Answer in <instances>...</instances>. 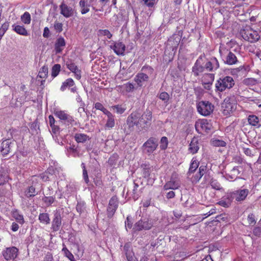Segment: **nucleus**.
<instances>
[{
	"label": "nucleus",
	"instance_id": "1",
	"mask_svg": "<svg viewBox=\"0 0 261 261\" xmlns=\"http://www.w3.org/2000/svg\"><path fill=\"white\" fill-rule=\"evenodd\" d=\"M153 70V69L148 65L143 66L141 69L142 72L138 73L134 78V81L138 87L143 86L144 83L148 81L149 76L152 74Z\"/></svg>",
	"mask_w": 261,
	"mask_h": 261
},
{
	"label": "nucleus",
	"instance_id": "2",
	"mask_svg": "<svg viewBox=\"0 0 261 261\" xmlns=\"http://www.w3.org/2000/svg\"><path fill=\"white\" fill-rule=\"evenodd\" d=\"M234 85V81L231 76L220 77L215 84L216 91L222 92L226 89H231Z\"/></svg>",
	"mask_w": 261,
	"mask_h": 261
},
{
	"label": "nucleus",
	"instance_id": "3",
	"mask_svg": "<svg viewBox=\"0 0 261 261\" xmlns=\"http://www.w3.org/2000/svg\"><path fill=\"white\" fill-rule=\"evenodd\" d=\"M219 54L222 61L225 64L232 65L238 62L236 55L225 48H219Z\"/></svg>",
	"mask_w": 261,
	"mask_h": 261
},
{
	"label": "nucleus",
	"instance_id": "4",
	"mask_svg": "<svg viewBox=\"0 0 261 261\" xmlns=\"http://www.w3.org/2000/svg\"><path fill=\"white\" fill-rule=\"evenodd\" d=\"M240 34L244 39L251 43L256 42L260 38L257 32L252 30L250 27H246L241 31Z\"/></svg>",
	"mask_w": 261,
	"mask_h": 261
},
{
	"label": "nucleus",
	"instance_id": "5",
	"mask_svg": "<svg viewBox=\"0 0 261 261\" xmlns=\"http://www.w3.org/2000/svg\"><path fill=\"white\" fill-rule=\"evenodd\" d=\"M196 107L198 113L204 116L210 115L214 109V106L208 101H200Z\"/></svg>",
	"mask_w": 261,
	"mask_h": 261
},
{
	"label": "nucleus",
	"instance_id": "6",
	"mask_svg": "<svg viewBox=\"0 0 261 261\" xmlns=\"http://www.w3.org/2000/svg\"><path fill=\"white\" fill-rule=\"evenodd\" d=\"M153 226V222L151 219L148 218H142L140 220L136 222L133 228L134 231H140L143 230H148Z\"/></svg>",
	"mask_w": 261,
	"mask_h": 261
},
{
	"label": "nucleus",
	"instance_id": "7",
	"mask_svg": "<svg viewBox=\"0 0 261 261\" xmlns=\"http://www.w3.org/2000/svg\"><path fill=\"white\" fill-rule=\"evenodd\" d=\"M141 118V114L135 111L132 113L127 118L126 124L128 127V128L130 130H133L134 127L136 126L138 128L141 130V126H142V123L140 122Z\"/></svg>",
	"mask_w": 261,
	"mask_h": 261
},
{
	"label": "nucleus",
	"instance_id": "8",
	"mask_svg": "<svg viewBox=\"0 0 261 261\" xmlns=\"http://www.w3.org/2000/svg\"><path fill=\"white\" fill-rule=\"evenodd\" d=\"M158 140L154 137L149 138L143 145L142 148L144 153L150 155L157 148Z\"/></svg>",
	"mask_w": 261,
	"mask_h": 261
},
{
	"label": "nucleus",
	"instance_id": "9",
	"mask_svg": "<svg viewBox=\"0 0 261 261\" xmlns=\"http://www.w3.org/2000/svg\"><path fill=\"white\" fill-rule=\"evenodd\" d=\"M195 127L198 134H202L204 133L208 134L212 128V125L206 119H202L199 122H196Z\"/></svg>",
	"mask_w": 261,
	"mask_h": 261
},
{
	"label": "nucleus",
	"instance_id": "10",
	"mask_svg": "<svg viewBox=\"0 0 261 261\" xmlns=\"http://www.w3.org/2000/svg\"><path fill=\"white\" fill-rule=\"evenodd\" d=\"M223 113L227 116L236 109V103L229 97L226 98L222 103Z\"/></svg>",
	"mask_w": 261,
	"mask_h": 261
},
{
	"label": "nucleus",
	"instance_id": "11",
	"mask_svg": "<svg viewBox=\"0 0 261 261\" xmlns=\"http://www.w3.org/2000/svg\"><path fill=\"white\" fill-rule=\"evenodd\" d=\"M143 177L146 178L148 184L152 185L155 180V178L152 177L151 172L153 170L152 166H151L149 163H143L141 165Z\"/></svg>",
	"mask_w": 261,
	"mask_h": 261
},
{
	"label": "nucleus",
	"instance_id": "12",
	"mask_svg": "<svg viewBox=\"0 0 261 261\" xmlns=\"http://www.w3.org/2000/svg\"><path fill=\"white\" fill-rule=\"evenodd\" d=\"M205 57V55H201L194 63L192 67V72L195 77L198 76L201 73H202L205 69V66L202 65L203 58Z\"/></svg>",
	"mask_w": 261,
	"mask_h": 261
},
{
	"label": "nucleus",
	"instance_id": "13",
	"mask_svg": "<svg viewBox=\"0 0 261 261\" xmlns=\"http://www.w3.org/2000/svg\"><path fill=\"white\" fill-rule=\"evenodd\" d=\"M54 114L67 125H72L74 122V120L73 117L66 113L64 111H55Z\"/></svg>",
	"mask_w": 261,
	"mask_h": 261
},
{
	"label": "nucleus",
	"instance_id": "14",
	"mask_svg": "<svg viewBox=\"0 0 261 261\" xmlns=\"http://www.w3.org/2000/svg\"><path fill=\"white\" fill-rule=\"evenodd\" d=\"M152 117V112L148 109L146 110L142 115L141 114L140 121V122L142 123L141 129L147 128L150 125Z\"/></svg>",
	"mask_w": 261,
	"mask_h": 261
},
{
	"label": "nucleus",
	"instance_id": "15",
	"mask_svg": "<svg viewBox=\"0 0 261 261\" xmlns=\"http://www.w3.org/2000/svg\"><path fill=\"white\" fill-rule=\"evenodd\" d=\"M62 224V217L60 210H56L54 213V218L51 222V227L53 231L59 230Z\"/></svg>",
	"mask_w": 261,
	"mask_h": 261
},
{
	"label": "nucleus",
	"instance_id": "16",
	"mask_svg": "<svg viewBox=\"0 0 261 261\" xmlns=\"http://www.w3.org/2000/svg\"><path fill=\"white\" fill-rule=\"evenodd\" d=\"M234 199L232 192H227L221 198L217 203L224 207H229Z\"/></svg>",
	"mask_w": 261,
	"mask_h": 261
},
{
	"label": "nucleus",
	"instance_id": "17",
	"mask_svg": "<svg viewBox=\"0 0 261 261\" xmlns=\"http://www.w3.org/2000/svg\"><path fill=\"white\" fill-rule=\"evenodd\" d=\"M18 251L15 247H8L3 251V255L7 260H13L17 257Z\"/></svg>",
	"mask_w": 261,
	"mask_h": 261
},
{
	"label": "nucleus",
	"instance_id": "18",
	"mask_svg": "<svg viewBox=\"0 0 261 261\" xmlns=\"http://www.w3.org/2000/svg\"><path fill=\"white\" fill-rule=\"evenodd\" d=\"M234 199L238 202L245 200L249 193L248 189H239L232 192Z\"/></svg>",
	"mask_w": 261,
	"mask_h": 261
},
{
	"label": "nucleus",
	"instance_id": "19",
	"mask_svg": "<svg viewBox=\"0 0 261 261\" xmlns=\"http://www.w3.org/2000/svg\"><path fill=\"white\" fill-rule=\"evenodd\" d=\"M9 169L6 165L0 167V185H5L9 180Z\"/></svg>",
	"mask_w": 261,
	"mask_h": 261
},
{
	"label": "nucleus",
	"instance_id": "20",
	"mask_svg": "<svg viewBox=\"0 0 261 261\" xmlns=\"http://www.w3.org/2000/svg\"><path fill=\"white\" fill-rule=\"evenodd\" d=\"M204 66L205 70L209 72L214 71L220 67L219 61L216 57L211 58Z\"/></svg>",
	"mask_w": 261,
	"mask_h": 261
},
{
	"label": "nucleus",
	"instance_id": "21",
	"mask_svg": "<svg viewBox=\"0 0 261 261\" xmlns=\"http://www.w3.org/2000/svg\"><path fill=\"white\" fill-rule=\"evenodd\" d=\"M180 187V182L175 179L173 177V175L171 177L169 181H167L164 186L163 188L164 190H176L178 189Z\"/></svg>",
	"mask_w": 261,
	"mask_h": 261
},
{
	"label": "nucleus",
	"instance_id": "22",
	"mask_svg": "<svg viewBox=\"0 0 261 261\" xmlns=\"http://www.w3.org/2000/svg\"><path fill=\"white\" fill-rule=\"evenodd\" d=\"M66 65L69 70L74 73L75 76L77 80H80L81 78V71L77 68L74 62L71 60H69L66 62Z\"/></svg>",
	"mask_w": 261,
	"mask_h": 261
},
{
	"label": "nucleus",
	"instance_id": "23",
	"mask_svg": "<svg viewBox=\"0 0 261 261\" xmlns=\"http://www.w3.org/2000/svg\"><path fill=\"white\" fill-rule=\"evenodd\" d=\"M60 9L61 10L60 13L66 18H69L73 15V9L64 3L60 5Z\"/></svg>",
	"mask_w": 261,
	"mask_h": 261
},
{
	"label": "nucleus",
	"instance_id": "24",
	"mask_svg": "<svg viewBox=\"0 0 261 261\" xmlns=\"http://www.w3.org/2000/svg\"><path fill=\"white\" fill-rule=\"evenodd\" d=\"M241 171L239 169L238 166L234 167L228 173L225 175L226 179L230 181H234L238 178H240L239 175L240 174Z\"/></svg>",
	"mask_w": 261,
	"mask_h": 261
},
{
	"label": "nucleus",
	"instance_id": "25",
	"mask_svg": "<svg viewBox=\"0 0 261 261\" xmlns=\"http://www.w3.org/2000/svg\"><path fill=\"white\" fill-rule=\"evenodd\" d=\"M111 48L113 49L115 53L118 55H124L125 50V45L122 42L118 41L114 43V45H111Z\"/></svg>",
	"mask_w": 261,
	"mask_h": 261
},
{
	"label": "nucleus",
	"instance_id": "26",
	"mask_svg": "<svg viewBox=\"0 0 261 261\" xmlns=\"http://www.w3.org/2000/svg\"><path fill=\"white\" fill-rule=\"evenodd\" d=\"M12 142L10 139H7L2 142L1 146V152L3 156L7 155L12 148Z\"/></svg>",
	"mask_w": 261,
	"mask_h": 261
},
{
	"label": "nucleus",
	"instance_id": "27",
	"mask_svg": "<svg viewBox=\"0 0 261 261\" xmlns=\"http://www.w3.org/2000/svg\"><path fill=\"white\" fill-rule=\"evenodd\" d=\"M66 45V42L64 38L60 36L58 37L55 44V49L57 54L60 53L63 50Z\"/></svg>",
	"mask_w": 261,
	"mask_h": 261
},
{
	"label": "nucleus",
	"instance_id": "28",
	"mask_svg": "<svg viewBox=\"0 0 261 261\" xmlns=\"http://www.w3.org/2000/svg\"><path fill=\"white\" fill-rule=\"evenodd\" d=\"M214 77L215 75L213 73H206L203 75V80H208L207 82H203V85L205 89L210 90L211 89Z\"/></svg>",
	"mask_w": 261,
	"mask_h": 261
},
{
	"label": "nucleus",
	"instance_id": "29",
	"mask_svg": "<svg viewBox=\"0 0 261 261\" xmlns=\"http://www.w3.org/2000/svg\"><path fill=\"white\" fill-rule=\"evenodd\" d=\"M198 140L196 138H193L189 145V151L192 154L196 153L199 149Z\"/></svg>",
	"mask_w": 261,
	"mask_h": 261
},
{
	"label": "nucleus",
	"instance_id": "30",
	"mask_svg": "<svg viewBox=\"0 0 261 261\" xmlns=\"http://www.w3.org/2000/svg\"><path fill=\"white\" fill-rule=\"evenodd\" d=\"M206 170V167L205 166H201L199 168L198 172L192 177V182L194 183L198 182L205 173Z\"/></svg>",
	"mask_w": 261,
	"mask_h": 261
},
{
	"label": "nucleus",
	"instance_id": "31",
	"mask_svg": "<svg viewBox=\"0 0 261 261\" xmlns=\"http://www.w3.org/2000/svg\"><path fill=\"white\" fill-rule=\"evenodd\" d=\"M247 121L249 125L259 128L261 127L259 118L255 115H250L248 116Z\"/></svg>",
	"mask_w": 261,
	"mask_h": 261
},
{
	"label": "nucleus",
	"instance_id": "32",
	"mask_svg": "<svg viewBox=\"0 0 261 261\" xmlns=\"http://www.w3.org/2000/svg\"><path fill=\"white\" fill-rule=\"evenodd\" d=\"M105 115L107 116L105 127L108 129L113 128L115 126V123L114 116L110 111L105 114Z\"/></svg>",
	"mask_w": 261,
	"mask_h": 261
},
{
	"label": "nucleus",
	"instance_id": "33",
	"mask_svg": "<svg viewBox=\"0 0 261 261\" xmlns=\"http://www.w3.org/2000/svg\"><path fill=\"white\" fill-rule=\"evenodd\" d=\"M13 30L18 34L20 35L27 36L29 33L23 25H20L16 24L12 25Z\"/></svg>",
	"mask_w": 261,
	"mask_h": 261
},
{
	"label": "nucleus",
	"instance_id": "34",
	"mask_svg": "<svg viewBox=\"0 0 261 261\" xmlns=\"http://www.w3.org/2000/svg\"><path fill=\"white\" fill-rule=\"evenodd\" d=\"M38 194L35 187L33 186L28 187L24 192V195L28 198L34 197Z\"/></svg>",
	"mask_w": 261,
	"mask_h": 261
},
{
	"label": "nucleus",
	"instance_id": "35",
	"mask_svg": "<svg viewBox=\"0 0 261 261\" xmlns=\"http://www.w3.org/2000/svg\"><path fill=\"white\" fill-rule=\"evenodd\" d=\"M181 40V36L178 35L174 34L170 39H168V43H171L173 47V50L174 48H176L178 46L179 42Z\"/></svg>",
	"mask_w": 261,
	"mask_h": 261
},
{
	"label": "nucleus",
	"instance_id": "36",
	"mask_svg": "<svg viewBox=\"0 0 261 261\" xmlns=\"http://www.w3.org/2000/svg\"><path fill=\"white\" fill-rule=\"evenodd\" d=\"M79 6L82 14H85L89 12L90 5L88 4L87 0H81L79 2Z\"/></svg>",
	"mask_w": 261,
	"mask_h": 261
},
{
	"label": "nucleus",
	"instance_id": "37",
	"mask_svg": "<svg viewBox=\"0 0 261 261\" xmlns=\"http://www.w3.org/2000/svg\"><path fill=\"white\" fill-rule=\"evenodd\" d=\"M139 185L136 182L133 183V189L132 191H128L127 194H130L133 199L136 200L140 196V192L138 190Z\"/></svg>",
	"mask_w": 261,
	"mask_h": 261
},
{
	"label": "nucleus",
	"instance_id": "38",
	"mask_svg": "<svg viewBox=\"0 0 261 261\" xmlns=\"http://www.w3.org/2000/svg\"><path fill=\"white\" fill-rule=\"evenodd\" d=\"M74 139L79 143H84L87 140H90V138L86 134L76 133L74 135Z\"/></svg>",
	"mask_w": 261,
	"mask_h": 261
},
{
	"label": "nucleus",
	"instance_id": "39",
	"mask_svg": "<svg viewBox=\"0 0 261 261\" xmlns=\"http://www.w3.org/2000/svg\"><path fill=\"white\" fill-rule=\"evenodd\" d=\"M199 163L196 158H193L192 159L190 168L188 174L190 175L191 174L193 173L199 166Z\"/></svg>",
	"mask_w": 261,
	"mask_h": 261
},
{
	"label": "nucleus",
	"instance_id": "40",
	"mask_svg": "<svg viewBox=\"0 0 261 261\" xmlns=\"http://www.w3.org/2000/svg\"><path fill=\"white\" fill-rule=\"evenodd\" d=\"M11 186L10 185H6L4 187L0 189V196L9 197L11 195Z\"/></svg>",
	"mask_w": 261,
	"mask_h": 261
},
{
	"label": "nucleus",
	"instance_id": "41",
	"mask_svg": "<svg viewBox=\"0 0 261 261\" xmlns=\"http://www.w3.org/2000/svg\"><path fill=\"white\" fill-rule=\"evenodd\" d=\"M38 219L40 223L46 225L50 223V218L48 213H42L39 215Z\"/></svg>",
	"mask_w": 261,
	"mask_h": 261
},
{
	"label": "nucleus",
	"instance_id": "42",
	"mask_svg": "<svg viewBox=\"0 0 261 261\" xmlns=\"http://www.w3.org/2000/svg\"><path fill=\"white\" fill-rule=\"evenodd\" d=\"M64 255L69 259L70 261H76L74 259L73 255L72 253L67 248L65 245L63 244V248L62 249Z\"/></svg>",
	"mask_w": 261,
	"mask_h": 261
},
{
	"label": "nucleus",
	"instance_id": "43",
	"mask_svg": "<svg viewBox=\"0 0 261 261\" xmlns=\"http://www.w3.org/2000/svg\"><path fill=\"white\" fill-rule=\"evenodd\" d=\"M74 85V82L73 79L71 78H68L62 83L60 90L62 91H64L67 88L72 87Z\"/></svg>",
	"mask_w": 261,
	"mask_h": 261
},
{
	"label": "nucleus",
	"instance_id": "44",
	"mask_svg": "<svg viewBox=\"0 0 261 261\" xmlns=\"http://www.w3.org/2000/svg\"><path fill=\"white\" fill-rule=\"evenodd\" d=\"M48 72V68L47 66H43L42 67L38 73L37 78L45 79L47 77Z\"/></svg>",
	"mask_w": 261,
	"mask_h": 261
},
{
	"label": "nucleus",
	"instance_id": "45",
	"mask_svg": "<svg viewBox=\"0 0 261 261\" xmlns=\"http://www.w3.org/2000/svg\"><path fill=\"white\" fill-rule=\"evenodd\" d=\"M67 150L70 154L73 157H76L79 156V151L77 148L75 147V146L70 145L69 146H67Z\"/></svg>",
	"mask_w": 261,
	"mask_h": 261
},
{
	"label": "nucleus",
	"instance_id": "46",
	"mask_svg": "<svg viewBox=\"0 0 261 261\" xmlns=\"http://www.w3.org/2000/svg\"><path fill=\"white\" fill-rule=\"evenodd\" d=\"M30 128L32 134H38L39 133L40 129L39 122L37 119L35 120V121L31 124Z\"/></svg>",
	"mask_w": 261,
	"mask_h": 261
},
{
	"label": "nucleus",
	"instance_id": "47",
	"mask_svg": "<svg viewBox=\"0 0 261 261\" xmlns=\"http://www.w3.org/2000/svg\"><path fill=\"white\" fill-rule=\"evenodd\" d=\"M47 207H49L55 201V197L53 196H44L42 199Z\"/></svg>",
	"mask_w": 261,
	"mask_h": 261
},
{
	"label": "nucleus",
	"instance_id": "48",
	"mask_svg": "<svg viewBox=\"0 0 261 261\" xmlns=\"http://www.w3.org/2000/svg\"><path fill=\"white\" fill-rule=\"evenodd\" d=\"M21 20L24 24H30L31 20L30 14L28 12H24V14L21 16Z\"/></svg>",
	"mask_w": 261,
	"mask_h": 261
},
{
	"label": "nucleus",
	"instance_id": "49",
	"mask_svg": "<svg viewBox=\"0 0 261 261\" xmlns=\"http://www.w3.org/2000/svg\"><path fill=\"white\" fill-rule=\"evenodd\" d=\"M111 109L114 111V112L118 114H122L124 112L126 109L123 107L121 105H115L111 107Z\"/></svg>",
	"mask_w": 261,
	"mask_h": 261
},
{
	"label": "nucleus",
	"instance_id": "50",
	"mask_svg": "<svg viewBox=\"0 0 261 261\" xmlns=\"http://www.w3.org/2000/svg\"><path fill=\"white\" fill-rule=\"evenodd\" d=\"M61 70V65L59 64H55L51 68V76L53 77H56Z\"/></svg>",
	"mask_w": 261,
	"mask_h": 261
},
{
	"label": "nucleus",
	"instance_id": "51",
	"mask_svg": "<svg viewBox=\"0 0 261 261\" xmlns=\"http://www.w3.org/2000/svg\"><path fill=\"white\" fill-rule=\"evenodd\" d=\"M118 207L113 206H110V205L108 204V206L107 207V216L109 218H112V217L114 216V214L115 213Z\"/></svg>",
	"mask_w": 261,
	"mask_h": 261
},
{
	"label": "nucleus",
	"instance_id": "52",
	"mask_svg": "<svg viewBox=\"0 0 261 261\" xmlns=\"http://www.w3.org/2000/svg\"><path fill=\"white\" fill-rule=\"evenodd\" d=\"M211 143V144L214 146L224 147L226 145V143L225 141L219 139H212Z\"/></svg>",
	"mask_w": 261,
	"mask_h": 261
},
{
	"label": "nucleus",
	"instance_id": "53",
	"mask_svg": "<svg viewBox=\"0 0 261 261\" xmlns=\"http://www.w3.org/2000/svg\"><path fill=\"white\" fill-rule=\"evenodd\" d=\"M76 209L80 214L84 213L86 210L85 203L84 201L78 202L76 205Z\"/></svg>",
	"mask_w": 261,
	"mask_h": 261
},
{
	"label": "nucleus",
	"instance_id": "54",
	"mask_svg": "<svg viewBox=\"0 0 261 261\" xmlns=\"http://www.w3.org/2000/svg\"><path fill=\"white\" fill-rule=\"evenodd\" d=\"M53 168H48L47 169V171H45V172L42 173L40 175L41 178L44 180V181H47L49 180V174L52 175V173L50 172L51 171H53Z\"/></svg>",
	"mask_w": 261,
	"mask_h": 261
},
{
	"label": "nucleus",
	"instance_id": "55",
	"mask_svg": "<svg viewBox=\"0 0 261 261\" xmlns=\"http://www.w3.org/2000/svg\"><path fill=\"white\" fill-rule=\"evenodd\" d=\"M81 167L83 169V176L84 181L86 184H88V182H89V180L88 175V172L86 168L85 164L82 163L81 164Z\"/></svg>",
	"mask_w": 261,
	"mask_h": 261
},
{
	"label": "nucleus",
	"instance_id": "56",
	"mask_svg": "<svg viewBox=\"0 0 261 261\" xmlns=\"http://www.w3.org/2000/svg\"><path fill=\"white\" fill-rule=\"evenodd\" d=\"M210 185L212 188L214 189L217 190H221V189H222V187L221 184L215 179H212Z\"/></svg>",
	"mask_w": 261,
	"mask_h": 261
},
{
	"label": "nucleus",
	"instance_id": "57",
	"mask_svg": "<svg viewBox=\"0 0 261 261\" xmlns=\"http://www.w3.org/2000/svg\"><path fill=\"white\" fill-rule=\"evenodd\" d=\"M168 141L166 137H163L161 139L160 148L162 150H165L168 146Z\"/></svg>",
	"mask_w": 261,
	"mask_h": 261
},
{
	"label": "nucleus",
	"instance_id": "58",
	"mask_svg": "<svg viewBox=\"0 0 261 261\" xmlns=\"http://www.w3.org/2000/svg\"><path fill=\"white\" fill-rule=\"evenodd\" d=\"M118 199L117 196H114L109 200V205L110 206H113L118 207Z\"/></svg>",
	"mask_w": 261,
	"mask_h": 261
},
{
	"label": "nucleus",
	"instance_id": "59",
	"mask_svg": "<svg viewBox=\"0 0 261 261\" xmlns=\"http://www.w3.org/2000/svg\"><path fill=\"white\" fill-rule=\"evenodd\" d=\"M159 97L160 99L164 101L165 103H167L169 99V95L166 92H163L160 94Z\"/></svg>",
	"mask_w": 261,
	"mask_h": 261
},
{
	"label": "nucleus",
	"instance_id": "60",
	"mask_svg": "<svg viewBox=\"0 0 261 261\" xmlns=\"http://www.w3.org/2000/svg\"><path fill=\"white\" fill-rule=\"evenodd\" d=\"M133 221L132 220V218L130 216H128L126 217V220L125 221V228L127 230V228L131 229L133 228Z\"/></svg>",
	"mask_w": 261,
	"mask_h": 261
},
{
	"label": "nucleus",
	"instance_id": "61",
	"mask_svg": "<svg viewBox=\"0 0 261 261\" xmlns=\"http://www.w3.org/2000/svg\"><path fill=\"white\" fill-rule=\"evenodd\" d=\"M13 216L18 223L21 225L24 223V221L22 215L16 213L13 214Z\"/></svg>",
	"mask_w": 261,
	"mask_h": 261
},
{
	"label": "nucleus",
	"instance_id": "62",
	"mask_svg": "<svg viewBox=\"0 0 261 261\" xmlns=\"http://www.w3.org/2000/svg\"><path fill=\"white\" fill-rule=\"evenodd\" d=\"M94 108L97 110H100L102 111L105 114H106L109 111L106 109L103 105L100 102H96L95 103Z\"/></svg>",
	"mask_w": 261,
	"mask_h": 261
},
{
	"label": "nucleus",
	"instance_id": "63",
	"mask_svg": "<svg viewBox=\"0 0 261 261\" xmlns=\"http://www.w3.org/2000/svg\"><path fill=\"white\" fill-rule=\"evenodd\" d=\"M54 27L57 33H61L63 31V24L61 22L55 21Z\"/></svg>",
	"mask_w": 261,
	"mask_h": 261
},
{
	"label": "nucleus",
	"instance_id": "64",
	"mask_svg": "<svg viewBox=\"0 0 261 261\" xmlns=\"http://www.w3.org/2000/svg\"><path fill=\"white\" fill-rule=\"evenodd\" d=\"M242 149H243V152L244 153V154L245 155H246L247 156H250L251 158L254 156V154L253 151L251 149L247 148V147H243Z\"/></svg>",
	"mask_w": 261,
	"mask_h": 261
}]
</instances>
